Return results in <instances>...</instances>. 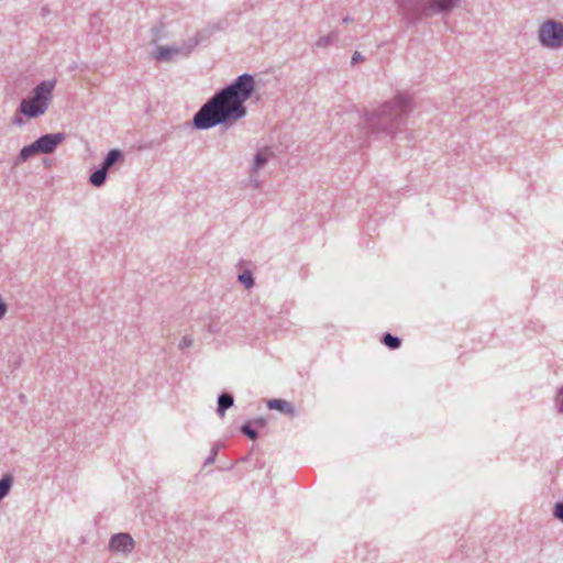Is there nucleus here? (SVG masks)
I'll return each instance as SVG.
<instances>
[{
  "instance_id": "nucleus-1",
  "label": "nucleus",
  "mask_w": 563,
  "mask_h": 563,
  "mask_svg": "<svg viewBox=\"0 0 563 563\" xmlns=\"http://www.w3.org/2000/svg\"><path fill=\"white\" fill-rule=\"evenodd\" d=\"M255 88L252 75H240L232 84L216 92L195 113L192 124L198 130H209L217 125L230 126L246 113L245 101L250 99Z\"/></svg>"
},
{
  "instance_id": "nucleus-2",
  "label": "nucleus",
  "mask_w": 563,
  "mask_h": 563,
  "mask_svg": "<svg viewBox=\"0 0 563 563\" xmlns=\"http://www.w3.org/2000/svg\"><path fill=\"white\" fill-rule=\"evenodd\" d=\"M412 110V97L407 92L398 91L393 98L384 101L377 108L364 112L361 125L367 135L393 139L401 131L406 119Z\"/></svg>"
},
{
  "instance_id": "nucleus-3",
  "label": "nucleus",
  "mask_w": 563,
  "mask_h": 563,
  "mask_svg": "<svg viewBox=\"0 0 563 563\" xmlns=\"http://www.w3.org/2000/svg\"><path fill=\"white\" fill-rule=\"evenodd\" d=\"M461 0H396L404 15L412 21L449 15Z\"/></svg>"
},
{
  "instance_id": "nucleus-4",
  "label": "nucleus",
  "mask_w": 563,
  "mask_h": 563,
  "mask_svg": "<svg viewBox=\"0 0 563 563\" xmlns=\"http://www.w3.org/2000/svg\"><path fill=\"white\" fill-rule=\"evenodd\" d=\"M55 80H44L33 90L30 98L21 100L19 112L27 119H36L43 115L49 108L53 100Z\"/></svg>"
},
{
  "instance_id": "nucleus-5",
  "label": "nucleus",
  "mask_w": 563,
  "mask_h": 563,
  "mask_svg": "<svg viewBox=\"0 0 563 563\" xmlns=\"http://www.w3.org/2000/svg\"><path fill=\"white\" fill-rule=\"evenodd\" d=\"M537 37L540 45L547 49H560L563 47V23L556 20H545L540 24Z\"/></svg>"
},
{
  "instance_id": "nucleus-6",
  "label": "nucleus",
  "mask_w": 563,
  "mask_h": 563,
  "mask_svg": "<svg viewBox=\"0 0 563 563\" xmlns=\"http://www.w3.org/2000/svg\"><path fill=\"white\" fill-rule=\"evenodd\" d=\"M199 44L197 36L190 37L178 45L158 46L153 53L154 58L157 60L168 62L175 56H188L194 48Z\"/></svg>"
},
{
  "instance_id": "nucleus-7",
  "label": "nucleus",
  "mask_w": 563,
  "mask_h": 563,
  "mask_svg": "<svg viewBox=\"0 0 563 563\" xmlns=\"http://www.w3.org/2000/svg\"><path fill=\"white\" fill-rule=\"evenodd\" d=\"M66 139L65 133H51L45 134L38 137L35 143L36 147L38 148V152L42 154H51L53 153L56 147L64 142Z\"/></svg>"
},
{
  "instance_id": "nucleus-8",
  "label": "nucleus",
  "mask_w": 563,
  "mask_h": 563,
  "mask_svg": "<svg viewBox=\"0 0 563 563\" xmlns=\"http://www.w3.org/2000/svg\"><path fill=\"white\" fill-rule=\"evenodd\" d=\"M274 156L275 154L269 146L258 148L250 164V170H252L253 174L260 173Z\"/></svg>"
},
{
  "instance_id": "nucleus-9",
  "label": "nucleus",
  "mask_w": 563,
  "mask_h": 563,
  "mask_svg": "<svg viewBox=\"0 0 563 563\" xmlns=\"http://www.w3.org/2000/svg\"><path fill=\"white\" fill-rule=\"evenodd\" d=\"M110 549L114 552L130 553L134 549V540L128 533H119L111 538Z\"/></svg>"
},
{
  "instance_id": "nucleus-10",
  "label": "nucleus",
  "mask_w": 563,
  "mask_h": 563,
  "mask_svg": "<svg viewBox=\"0 0 563 563\" xmlns=\"http://www.w3.org/2000/svg\"><path fill=\"white\" fill-rule=\"evenodd\" d=\"M267 407L272 410H277L288 416L295 415V408L292 404L284 399H271L267 402Z\"/></svg>"
},
{
  "instance_id": "nucleus-11",
  "label": "nucleus",
  "mask_w": 563,
  "mask_h": 563,
  "mask_svg": "<svg viewBox=\"0 0 563 563\" xmlns=\"http://www.w3.org/2000/svg\"><path fill=\"white\" fill-rule=\"evenodd\" d=\"M36 154H40V152H38V148L36 147V143L33 142L32 144L22 147V150L20 151L19 155L15 158L14 164L15 165L22 164V163L26 162L30 157H32Z\"/></svg>"
},
{
  "instance_id": "nucleus-12",
  "label": "nucleus",
  "mask_w": 563,
  "mask_h": 563,
  "mask_svg": "<svg viewBox=\"0 0 563 563\" xmlns=\"http://www.w3.org/2000/svg\"><path fill=\"white\" fill-rule=\"evenodd\" d=\"M120 159H122V152L120 150H117V148L115 150H111L107 154V156H106L101 167H103L106 170H108L109 168H111Z\"/></svg>"
},
{
  "instance_id": "nucleus-13",
  "label": "nucleus",
  "mask_w": 563,
  "mask_h": 563,
  "mask_svg": "<svg viewBox=\"0 0 563 563\" xmlns=\"http://www.w3.org/2000/svg\"><path fill=\"white\" fill-rule=\"evenodd\" d=\"M338 40V33L335 31L330 32L327 35L320 36L314 43L317 48H327L331 46Z\"/></svg>"
},
{
  "instance_id": "nucleus-14",
  "label": "nucleus",
  "mask_w": 563,
  "mask_h": 563,
  "mask_svg": "<svg viewBox=\"0 0 563 563\" xmlns=\"http://www.w3.org/2000/svg\"><path fill=\"white\" fill-rule=\"evenodd\" d=\"M107 173L108 170H106L103 167H100L95 173H92L89 178L91 185L95 187H101L106 183Z\"/></svg>"
},
{
  "instance_id": "nucleus-15",
  "label": "nucleus",
  "mask_w": 563,
  "mask_h": 563,
  "mask_svg": "<svg viewBox=\"0 0 563 563\" xmlns=\"http://www.w3.org/2000/svg\"><path fill=\"white\" fill-rule=\"evenodd\" d=\"M233 405V397L229 394H222L218 400V413L224 416V411Z\"/></svg>"
},
{
  "instance_id": "nucleus-16",
  "label": "nucleus",
  "mask_w": 563,
  "mask_h": 563,
  "mask_svg": "<svg viewBox=\"0 0 563 563\" xmlns=\"http://www.w3.org/2000/svg\"><path fill=\"white\" fill-rule=\"evenodd\" d=\"M238 280L246 288L251 289L254 286V278L251 271H244L238 276Z\"/></svg>"
},
{
  "instance_id": "nucleus-17",
  "label": "nucleus",
  "mask_w": 563,
  "mask_h": 563,
  "mask_svg": "<svg viewBox=\"0 0 563 563\" xmlns=\"http://www.w3.org/2000/svg\"><path fill=\"white\" fill-rule=\"evenodd\" d=\"M12 485V477L10 475H5L0 481V500L9 493Z\"/></svg>"
},
{
  "instance_id": "nucleus-18",
  "label": "nucleus",
  "mask_w": 563,
  "mask_h": 563,
  "mask_svg": "<svg viewBox=\"0 0 563 563\" xmlns=\"http://www.w3.org/2000/svg\"><path fill=\"white\" fill-rule=\"evenodd\" d=\"M383 342L385 345H387L389 349H398L400 346V340L389 333L384 335Z\"/></svg>"
},
{
  "instance_id": "nucleus-19",
  "label": "nucleus",
  "mask_w": 563,
  "mask_h": 563,
  "mask_svg": "<svg viewBox=\"0 0 563 563\" xmlns=\"http://www.w3.org/2000/svg\"><path fill=\"white\" fill-rule=\"evenodd\" d=\"M250 174V184L254 189L261 188V181L258 180V173H252V170H249Z\"/></svg>"
},
{
  "instance_id": "nucleus-20",
  "label": "nucleus",
  "mask_w": 563,
  "mask_h": 563,
  "mask_svg": "<svg viewBox=\"0 0 563 563\" xmlns=\"http://www.w3.org/2000/svg\"><path fill=\"white\" fill-rule=\"evenodd\" d=\"M22 115L23 114L18 111L11 120L12 124L15 126H23L26 123V120Z\"/></svg>"
},
{
  "instance_id": "nucleus-21",
  "label": "nucleus",
  "mask_w": 563,
  "mask_h": 563,
  "mask_svg": "<svg viewBox=\"0 0 563 563\" xmlns=\"http://www.w3.org/2000/svg\"><path fill=\"white\" fill-rule=\"evenodd\" d=\"M243 433L245 435H247L251 440H255L256 439V432L255 430H253L252 428H250L249 426H244L243 429H242Z\"/></svg>"
},
{
  "instance_id": "nucleus-22",
  "label": "nucleus",
  "mask_w": 563,
  "mask_h": 563,
  "mask_svg": "<svg viewBox=\"0 0 563 563\" xmlns=\"http://www.w3.org/2000/svg\"><path fill=\"white\" fill-rule=\"evenodd\" d=\"M554 516L561 520H563V501L559 503L554 507Z\"/></svg>"
},
{
  "instance_id": "nucleus-23",
  "label": "nucleus",
  "mask_w": 563,
  "mask_h": 563,
  "mask_svg": "<svg viewBox=\"0 0 563 563\" xmlns=\"http://www.w3.org/2000/svg\"><path fill=\"white\" fill-rule=\"evenodd\" d=\"M363 60H364L363 55H362L360 52L355 51V52L353 53V55H352L351 64H352V65H355V64L361 63V62H363Z\"/></svg>"
},
{
  "instance_id": "nucleus-24",
  "label": "nucleus",
  "mask_w": 563,
  "mask_h": 563,
  "mask_svg": "<svg viewBox=\"0 0 563 563\" xmlns=\"http://www.w3.org/2000/svg\"><path fill=\"white\" fill-rule=\"evenodd\" d=\"M8 312V305L3 297L0 295V317H3Z\"/></svg>"
},
{
  "instance_id": "nucleus-25",
  "label": "nucleus",
  "mask_w": 563,
  "mask_h": 563,
  "mask_svg": "<svg viewBox=\"0 0 563 563\" xmlns=\"http://www.w3.org/2000/svg\"><path fill=\"white\" fill-rule=\"evenodd\" d=\"M561 411H563V390L560 393Z\"/></svg>"
},
{
  "instance_id": "nucleus-26",
  "label": "nucleus",
  "mask_w": 563,
  "mask_h": 563,
  "mask_svg": "<svg viewBox=\"0 0 563 563\" xmlns=\"http://www.w3.org/2000/svg\"><path fill=\"white\" fill-rule=\"evenodd\" d=\"M352 21H353V19H352L351 16H345V18H343V22H344V23H350V22H352Z\"/></svg>"
}]
</instances>
